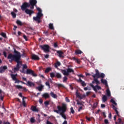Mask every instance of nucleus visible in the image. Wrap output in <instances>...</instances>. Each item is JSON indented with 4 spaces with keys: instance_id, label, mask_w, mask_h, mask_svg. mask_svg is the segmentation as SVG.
Wrapping results in <instances>:
<instances>
[{
    "instance_id": "nucleus-1",
    "label": "nucleus",
    "mask_w": 124,
    "mask_h": 124,
    "mask_svg": "<svg viewBox=\"0 0 124 124\" xmlns=\"http://www.w3.org/2000/svg\"><path fill=\"white\" fill-rule=\"evenodd\" d=\"M14 54L12 53H10L8 55L7 59L9 60V62H15L17 63L16 67L13 69L14 72H16V71H19L20 70V68L21 66L22 65V61H21V58H26L27 55L25 52H23L22 55H21V53L19 51L16 50L15 49L14 51Z\"/></svg>"
},
{
    "instance_id": "nucleus-2",
    "label": "nucleus",
    "mask_w": 124,
    "mask_h": 124,
    "mask_svg": "<svg viewBox=\"0 0 124 124\" xmlns=\"http://www.w3.org/2000/svg\"><path fill=\"white\" fill-rule=\"evenodd\" d=\"M57 109H54V112L55 113H57V114H60V115L64 119V120H66V116L65 115L63 114L65 112H66V110L67 109V108L66 107V104H62V107L60 106H57Z\"/></svg>"
},
{
    "instance_id": "nucleus-3",
    "label": "nucleus",
    "mask_w": 124,
    "mask_h": 124,
    "mask_svg": "<svg viewBox=\"0 0 124 124\" xmlns=\"http://www.w3.org/2000/svg\"><path fill=\"white\" fill-rule=\"evenodd\" d=\"M42 16H43V14H42L41 12H38L36 16L33 17V21L37 22L38 24H40V23H41V20L40 19H41V17H42Z\"/></svg>"
},
{
    "instance_id": "nucleus-4",
    "label": "nucleus",
    "mask_w": 124,
    "mask_h": 124,
    "mask_svg": "<svg viewBox=\"0 0 124 124\" xmlns=\"http://www.w3.org/2000/svg\"><path fill=\"white\" fill-rule=\"evenodd\" d=\"M95 74L92 75L93 78H96V77L97 78H104V77H105V74L102 73L100 74L98 70H95Z\"/></svg>"
},
{
    "instance_id": "nucleus-5",
    "label": "nucleus",
    "mask_w": 124,
    "mask_h": 124,
    "mask_svg": "<svg viewBox=\"0 0 124 124\" xmlns=\"http://www.w3.org/2000/svg\"><path fill=\"white\" fill-rule=\"evenodd\" d=\"M40 47L41 50H43L45 53H48L50 52V46L48 45H40Z\"/></svg>"
},
{
    "instance_id": "nucleus-6",
    "label": "nucleus",
    "mask_w": 124,
    "mask_h": 124,
    "mask_svg": "<svg viewBox=\"0 0 124 124\" xmlns=\"http://www.w3.org/2000/svg\"><path fill=\"white\" fill-rule=\"evenodd\" d=\"M26 74L31 75L33 77H36L37 75L34 73V71L31 69H27L26 70Z\"/></svg>"
},
{
    "instance_id": "nucleus-7",
    "label": "nucleus",
    "mask_w": 124,
    "mask_h": 124,
    "mask_svg": "<svg viewBox=\"0 0 124 124\" xmlns=\"http://www.w3.org/2000/svg\"><path fill=\"white\" fill-rule=\"evenodd\" d=\"M31 5L28 2H24L21 6V10L22 11H26V10L28 9V7H30Z\"/></svg>"
},
{
    "instance_id": "nucleus-8",
    "label": "nucleus",
    "mask_w": 124,
    "mask_h": 124,
    "mask_svg": "<svg viewBox=\"0 0 124 124\" xmlns=\"http://www.w3.org/2000/svg\"><path fill=\"white\" fill-rule=\"evenodd\" d=\"M90 86L93 88V91L95 92V93H97V90H101V87L98 86V85H96L94 86L93 84L90 83Z\"/></svg>"
},
{
    "instance_id": "nucleus-9",
    "label": "nucleus",
    "mask_w": 124,
    "mask_h": 124,
    "mask_svg": "<svg viewBox=\"0 0 124 124\" xmlns=\"http://www.w3.org/2000/svg\"><path fill=\"white\" fill-rule=\"evenodd\" d=\"M57 53L58 57H59L60 59H63V58H64V56L63 55H64V53H63V51L61 50H58L57 51Z\"/></svg>"
},
{
    "instance_id": "nucleus-10",
    "label": "nucleus",
    "mask_w": 124,
    "mask_h": 124,
    "mask_svg": "<svg viewBox=\"0 0 124 124\" xmlns=\"http://www.w3.org/2000/svg\"><path fill=\"white\" fill-rule=\"evenodd\" d=\"M25 13L29 15V17H31L32 14L34 13V12L31 10H30L29 9H27L25 11Z\"/></svg>"
},
{
    "instance_id": "nucleus-11",
    "label": "nucleus",
    "mask_w": 124,
    "mask_h": 124,
    "mask_svg": "<svg viewBox=\"0 0 124 124\" xmlns=\"http://www.w3.org/2000/svg\"><path fill=\"white\" fill-rule=\"evenodd\" d=\"M78 83H80V85L82 87H86L87 86V83H85V81H83L81 79V78H79V79L78 80Z\"/></svg>"
},
{
    "instance_id": "nucleus-12",
    "label": "nucleus",
    "mask_w": 124,
    "mask_h": 124,
    "mask_svg": "<svg viewBox=\"0 0 124 124\" xmlns=\"http://www.w3.org/2000/svg\"><path fill=\"white\" fill-rule=\"evenodd\" d=\"M7 69V66H3L0 67V73L2 74L5 72V70Z\"/></svg>"
},
{
    "instance_id": "nucleus-13",
    "label": "nucleus",
    "mask_w": 124,
    "mask_h": 124,
    "mask_svg": "<svg viewBox=\"0 0 124 124\" xmlns=\"http://www.w3.org/2000/svg\"><path fill=\"white\" fill-rule=\"evenodd\" d=\"M31 59L34 60V61H39V60H40V58H39V57H38V56L35 54H32Z\"/></svg>"
},
{
    "instance_id": "nucleus-14",
    "label": "nucleus",
    "mask_w": 124,
    "mask_h": 124,
    "mask_svg": "<svg viewBox=\"0 0 124 124\" xmlns=\"http://www.w3.org/2000/svg\"><path fill=\"white\" fill-rule=\"evenodd\" d=\"M70 67H71V66H68L67 69V72L68 73V75H69V73H73V74H74V70H73V69L69 68Z\"/></svg>"
},
{
    "instance_id": "nucleus-15",
    "label": "nucleus",
    "mask_w": 124,
    "mask_h": 124,
    "mask_svg": "<svg viewBox=\"0 0 124 124\" xmlns=\"http://www.w3.org/2000/svg\"><path fill=\"white\" fill-rule=\"evenodd\" d=\"M26 86H28L29 87H34L35 86V84L31 82V81H27V83L26 84Z\"/></svg>"
},
{
    "instance_id": "nucleus-16",
    "label": "nucleus",
    "mask_w": 124,
    "mask_h": 124,
    "mask_svg": "<svg viewBox=\"0 0 124 124\" xmlns=\"http://www.w3.org/2000/svg\"><path fill=\"white\" fill-rule=\"evenodd\" d=\"M37 3V1L36 0H30V5H36Z\"/></svg>"
},
{
    "instance_id": "nucleus-17",
    "label": "nucleus",
    "mask_w": 124,
    "mask_h": 124,
    "mask_svg": "<svg viewBox=\"0 0 124 124\" xmlns=\"http://www.w3.org/2000/svg\"><path fill=\"white\" fill-rule=\"evenodd\" d=\"M42 97L45 98V99H47V98H50V95L48 93H46L43 94Z\"/></svg>"
},
{
    "instance_id": "nucleus-18",
    "label": "nucleus",
    "mask_w": 124,
    "mask_h": 124,
    "mask_svg": "<svg viewBox=\"0 0 124 124\" xmlns=\"http://www.w3.org/2000/svg\"><path fill=\"white\" fill-rule=\"evenodd\" d=\"M31 110L33 111V112H38L39 110L36 108V106H32L31 107Z\"/></svg>"
},
{
    "instance_id": "nucleus-19",
    "label": "nucleus",
    "mask_w": 124,
    "mask_h": 124,
    "mask_svg": "<svg viewBox=\"0 0 124 124\" xmlns=\"http://www.w3.org/2000/svg\"><path fill=\"white\" fill-rule=\"evenodd\" d=\"M43 88H44V86H43L42 84H41L40 86H39L38 87H36V89L37 90H38L39 92H42Z\"/></svg>"
},
{
    "instance_id": "nucleus-20",
    "label": "nucleus",
    "mask_w": 124,
    "mask_h": 124,
    "mask_svg": "<svg viewBox=\"0 0 124 124\" xmlns=\"http://www.w3.org/2000/svg\"><path fill=\"white\" fill-rule=\"evenodd\" d=\"M112 108H113V110H114L115 111L117 116H118V117H119L120 114H119V111H118V108H117V107H116L114 105L112 106Z\"/></svg>"
},
{
    "instance_id": "nucleus-21",
    "label": "nucleus",
    "mask_w": 124,
    "mask_h": 124,
    "mask_svg": "<svg viewBox=\"0 0 124 124\" xmlns=\"http://www.w3.org/2000/svg\"><path fill=\"white\" fill-rule=\"evenodd\" d=\"M50 95L51 97H53V98H58V95H57L56 94H54V92H50Z\"/></svg>"
},
{
    "instance_id": "nucleus-22",
    "label": "nucleus",
    "mask_w": 124,
    "mask_h": 124,
    "mask_svg": "<svg viewBox=\"0 0 124 124\" xmlns=\"http://www.w3.org/2000/svg\"><path fill=\"white\" fill-rule=\"evenodd\" d=\"M50 71H52V68L48 67L46 68L45 71V73H49Z\"/></svg>"
},
{
    "instance_id": "nucleus-23",
    "label": "nucleus",
    "mask_w": 124,
    "mask_h": 124,
    "mask_svg": "<svg viewBox=\"0 0 124 124\" xmlns=\"http://www.w3.org/2000/svg\"><path fill=\"white\" fill-rule=\"evenodd\" d=\"M83 52L81 51L80 49H76L75 51V54L76 55H81Z\"/></svg>"
},
{
    "instance_id": "nucleus-24",
    "label": "nucleus",
    "mask_w": 124,
    "mask_h": 124,
    "mask_svg": "<svg viewBox=\"0 0 124 124\" xmlns=\"http://www.w3.org/2000/svg\"><path fill=\"white\" fill-rule=\"evenodd\" d=\"M62 73L65 76H69L68 74L67 73V71H66L65 70H62Z\"/></svg>"
},
{
    "instance_id": "nucleus-25",
    "label": "nucleus",
    "mask_w": 124,
    "mask_h": 124,
    "mask_svg": "<svg viewBox=\"0 0 124 124\" xmlns=\"http://www.w3.org/2000/svg\"><path fill=\"white\" fill-rule=\"evenodd\" d=\"M101 83H102V84H104L105 86H108V84L107 83V80L105 79H103V78H102L101 79Z\"/></svg>"
},
{
    "instance_id": "nucleus-26",
    "label": "nucleus",
    "mask_w": 124,
    "mask_h": 124,
    "mask_svg": "<svg viewBox=\"0 0 124 124\" xmlns=\"http://www.w3.org/2000/svg\"><path fill=\"white\" fill-rule=\"evenodd\" d=\"M55 77H57L58 79H61L62 75L60 73H56L55 74Z\"/></svg>"
},
{
    "instance_id": "nucleus-27",
    "label": "nucleus",
    "mask_w": 124,
    "mask_h": 124,
    "mask_svg": "<svg viewBox=\"0 0 124 124\" xmlns=\"http://www.w3.org/2000/svg\"><path fill=\"white\" fill-rule=\"evenodd\" d=\"M102 101L103 102H106V101H107V96H106V95H104L103 96Z\"/></svg>"
},
{
    "instance_id": "nucleus-28",
    "label": "nucleus",
    "mask_w": 124,
    "mask_h": 124,
    "mask_svg": "<svg viewBox=\"0 0 124 124\" xmlns=\"http://www.w3.org/2000/svg\"><path fill=\"white\" fill-rule=\"evenodd\" d=\"M61 66V62H57L54 65V67L55 68H58V66Z\"/></svg>"
},
{
    "instance_id": "nucleus-29",
    "label": "nucleus",
    "mask_w": 124,
    "mask_h": 124,
    "mask_svg": "<svg viewBox=\"0 0 124 124\" xmlns=\"http://www.w3.org/2000/svg\"><path fill=\"white\" fill-rule=\"evenodd\" d=\"M94 78V82H95L96 84V86H98L97 85L100 84V83L99 82V81H98V78Z\"/></svg>"
},
{
    "instance_id": "nucleus-30",
    "label": "nucleus",
    "mask_w": 124,
    "mask_h": 124,
    "mask_svg": "<svg viewBox=\"0 0 124 124\" xmlns=\"http://www.w3.org/2000/svg\"><path fill=\"white\" fill-rule=\"evenodd\" d=\"M107 95L108 96H111V92H110V90L109 89H108L106 91Z\"/></svg>"
},
{
    "instance_id": "nucleus-31",
    "label": "nucleus",
    "mask_w": 124,
    "mask_h": 124,
    "mask_svg": "<svg viewBox=\"0 0 124 124\" xmlns=\"http://www.w3.org/2000/svg\"><path fill=\"white\" fill-rule=\"evenodd\" d=\"M11 77L14 81H15V80L17 79V78L15 77V75H14V74H11Z\"/></svg>"
},
{
    "instance_id": "nucleus-32",
    "label": "nucleus",
    "mask_w": 124,
    "mask_h": 124,
    "mask_svg": "<svg viewBox=\"0 0 124 124\" xmlns=\"http://www.w3.org/2000/svg\"><path fill=\"white\" fill-rule=\"evenodd\" d=\"M45 107H48V105L50 104V101H46L44 102Z\"/></svg>"
},
{
    "instance_id": "nucleus-33",
    "label": "nucleus",
    "mask_w": 124,
    "mask_h": 124,
    "mask_svg": "<svg viewBox=\"0 0 124 124\" xmlns=\"http://www.w3.org/2000/svg\"><path fill=\"white\" fill-rule=\"evenodd\" d=\"M17 25H18V26H23V23L21 22V21L19 20H17L16 22Z\"/></svg>"
},
{
    "instance_id": "nucleus-34",
    "label": "nucleus",
    "mask_w": 124,
    "mask_h": 124,
    "mask_svg": "<svg viewBox=\"0 0 124 124\" xmlns=\"http://www.w3.org/2000/svg\"><path fill=\"white\" fill-rule=\"evenodd\" d=\"M50 77H51V78H53L56 77V74H55V73H54V72L50 73Z\"/></svg>"
},
{
    "instance_id": "nucleus-35",
    "label": "nucleus",
    "mask_w": 124,
    "mask_h": 124,
    "mask_svg": "<svg viewBox=\"0 0 124 124\" xmlns=\"http://www.w3.org/2000/svg\"><path fill=\"white\" fill-rule=\"evenodd\" d=\"M49 28L50 30H55L54 28V25H53V23H50L49 24Z\"/></svg>"
},
{
    "instance_id": "nucleus-36",
    "label": "nucleus",
    "mask_w": 124,
    "mask_h": 124,
    "mask_svg": "<svg viewBox=\"0 0 124 124\" xmlns=\"http://www.w3.org/2000/svg\"><path fill=\"white\" fill-rule=\"evenodd\" d=\"M73 60H74V61H75L76 62H77V63H78V64L80 63V60H79L75 57L73 58Z\"/></svg>"
},
{
    "instance_id": "nucleus-37",
    "label": "nucleus",
    "mask_w": 124,
    "mask_h": 124,
    "mask_svg": "<svg viewBox=\"0 0 124 124\" xmlns=\"http://www.w3.org/2000/svg\"><path fill=\"white\" fill-rule=\"evenodd\" d=\"M25 98H26V97H23V101H22V104H23V106H24V107H26V101H25Z\"/></svg>"
},
{
    "instance_id": "nucleus-38",
    "label": "nucleus",
    "mask_w": 124,
    "mask_h": 124,
    "mask_svg": "<svg viewBox=\"0 0 124 124\" xmlns=\"http://www.w3.org/2000/svg\"><path fill=\"white\" fill-rule=\"evenodd\" d=\"M11 14L13 18H16V15L15 13H14V12H12Z\"/></svg>"
},
{
    "instance_id": "nucleus-39",
    "label": "nucleus",
    "mask_w": 124,
    "mask_h": 124,
    "mask_svg": "<svg viewBox=\"0 0 124 124\" xmlns=\"http://www.w3.org/2000/svg\"><path fill=\"white\" fill-rule=\"evenodd\" d=\"M1 93H2V91L0 90V99L1 100H3V96L2 95V94H1Z\"/></svg>"
},
{
    "instance_id": "nucleus-40",
    "label": "nucleus",
    "mask_w": 124,
    "mask_h": 124,
    "mask_svg": "<svg viewBox=\"0 0 124 124\" xmlns=\"http://www.w3.org/2000/svg\"><path fill=\"white\" fill-rule=\"evenodd\" d=\"M45 85H46V86L48 87V89H50V82L49 81L46 82Z\"/></svg>"
},
{
    "instance_id": "nucleus-41",
    "label": "nucleus",
    "mask_w": 124,
    "mask_h": 124,
    "mask_svg": "<svg viewBox=\"0 0 124 124\" xmlns=\"http://www.w3.org/2000/svg\"><path fill=\"white\" fill-rule=\"evenodd\" d=\"M110 102H111V103H112L113 104H114V105L117 106V103H116V101H115L114 100V99H111L110 100Z\"/></svg>"
},
{
    "instance_id": "nucleus-42",
    "label": "nucleus",
    "mask_w": 124,
    "mask_h": 124,
    "mask_svg": "<svg viewBox=\"0 0 124 124\" xmlns=\"http://www.w3.org/2000/svg\"><path fill=\"white\" fill-rule=\"evenodd\" d=\"M30 122L31 124H33L34 123H35V119L33 118H31L30 119Z\"/></svg>"
},
{
    "instance_id": "nucleus-43",
    "label": "nucleus",
    "mask_w": 124,
    "mask_h": 124,
    "mask_svg": "<svg viewBox=\"0 0 124 124\" xmlns=\"http://www.w3.org/2000/svg\"><path fill=\"white\" fill-rule=\"evenodd\" d=\"M1 35L3 37H4V38H6V34L4 32L1 33Z\"/></svg>"
},
{
    "instance_id": "nucleus-44",
    "label": "nucleus",
    "mask_w": 124,
    "mask_h": 124,
    "mask_svg": "<svg viewBox=\"0 0 124 124\" xmlns=\"http://www.w3.org/2000/svg\"><path fill=\"white\" fill-rule=\"evenodd\" d=\"M20 72H21V73H24V74H27V71H26V70H25V69L24 68H22V70H21Z\"/></svg>"
},
{
    "instance_id": "nucleus-45",
    "label": "nucleus",
    "mask_w": 124,
    "mask_h": 124,
    "mask_svg": "<svg viewBox=\"0 0 124 124\" xmlns=\"http://www.w3.org/2000/svg\"><path fill=\"white\" fill-rule=\"evenodd\" d=\"M76 96H77V97H79V98H80V97H81V94H80V93H78V91L76 92Z\"/></svg>"
},
{
    "instance_id": "nucleus-46",
    "label": "nucleus",
    "mask_w": 124,
    "mask_h": 124,
    "mask_svg": "<svg viewBox=\"0 0 124 124\" xmlns=\"http://www.w3.org/2000/svg\"><path fill=\"white\" fill-rule=\"evenodd\" d=\"M70 111H71V113L72 114H74V113H75V111L74 110V109H73V107H71L70 108Z\"/></svg>"
},
{
    "instance_id": "nucleus-47",
    "label": "nucleus",
    "mask_w": 124,
    "mask_h": 124,
    "mask_svg": "<svg viewBox=\"0 0 124 124\" xmlns=\"http://www.w3.org/2000/svg\"><path fill=\"white\" fill-rule=\"evenodd\" d=\"M15 81V84H16V83L19 84V83H21V81L19 80V79H18L17 78Z\"/></svg>"
},
{
    "instance_id": "nucleus-48",
    "label": "nucleus",
    "mask_w": 124,
    "mask_h": 124,
    "mask_svg": "<svg viewBox=\"0 0 124 124\" xmlns=\"http://www.w3.org/2000/svg\"><path fill=\"white\" fill-rule=\"evenodd\" d=\"M16 88L17 89H23V86L21 85H16Z\"/></svg>"
},
{
    "instance_id": "nucleus-49",
    "label": "nucleus",
    "mask_w": 124,
    "mask_h": 124,
    "mask_svg": "<svg viewBox=\"0 0 124 124\" xmlns=\"http://www.w3.org/2000/svg\"><path fill=\"white\" fill-rule=\"evenodd\" d=\"M67 81V77H64L63 78V82H66Z\"/></svg>"
},
{
    "instance_id": "nucleus-50",
    "label": "nucleus",
    "mask_w": 124,
    "mask_h": 124,
    "mask_svg": "<svg viewBox=\"0 0 124 124\" xmlns=\"http://www.w3.org/2000/svg\"><path fill=\"white\" fill-rule=\"evenodd\" d=\"M23 68L24 69H27V68H28V66L26 64H24V65H23V68Z\"/></svg>"
},
{
    "instance_id": "nucleus-51",
    "label": "nucleus",
    "mask_w": 124,
    "mask_h": 124,
    "mask_svg": "<svg viewBox=\"0 0 124 124\" xmlns=\"http://www.w3.org/2000/svg\"><path fill=\"white\" fill-rule=\"evenodd\" d=\"M65 101H66V102L69 103V102H70V100H69V99H68V97H65Z\"/></svg>"
},
{
    "instance_id": "nucleus-52",
    "label": "nucleus",
    "mask_w": 124,
    "mask_h": 124,
    "mask_svg": "<svg viewBox=\"0 0 124 124\" xmlns=\"http://www.w3.org/2000/svg\"><path fill=\"white\" fill-rule=\"evenodd\" d=\"M44 34H45L46 36H48L49 35V32L48 31H44Z\"/></svg>"
},
{
    "instance_id": "nucleus-53",
    "label": "nucleus",
    "mask_w": 124,
    "mask_h": 124,
    "mask_svg": "<svg viewBox=\"0 0 124 124\" xmlns=\"http://www.w3.org/2000/svg\"><path fill=\"white\" fill-rule=\"evenodd\" d=\"M39 102L40 103V104H42L43 103V100L42 99L40 98L39 99Z\"/></svg>"
},
{
    "instance_id": "nucleus-54",
    "label": "nucleus",
    "mask_w": 124,
    "mask_h": 124,
    "mask_svg": "<svg viewBox=\"0 0 124 124\" xmlns=\"http://www.w3.org/2000/svg\"><path fill=\"white\" fill-rule=\"evenodd\" d=\"M104 123L106 124H109V121L107 119H105L104 120Z\"/></svg>"
},
{
    "instance_id": "nucleus-55",
    "label": "nucleus",
    "mask_w": 124,
    "mask_h": 124,
    "mask_svg": "<svg viewBox=\"0 0 124 124\" xmlns=\"http://www.w3.org/2000/svg\"><path fill=\"white\" fill-rule=\"evenodd\" d=\"M23 38H24V39H25L26 41H28V38H27V36H26V35H23Z\"/></svg>"
},
{
    "instance_id": "nucleus-56",
    "label": "nucleus",
    "mask_w": 124,
    "mask_h": 124,
    "mask_svg": "<svg viewBox=\"0 0 124 124\" xmlns=\"http://www.w3.org/2000/svg\"><path fill=\"white\" fill-rule=\"evenodd\" d=\"M22 89H23V91H24V92H27L28 91V90L27 89V88H26V87H22Z\"/></svg>"
},
{
    "instance_id": "nucleus-57",
    "label": "nucleus",
    "mask_w": 124,
    "mask_h": 124,
    "mask_svg": "<svg viewBox=\"0 0 124 124\" xmlns=\"http://www.w3.org/2000/svg\"><path fill=\"white\" fill-rule=\"evenodd\" d=\"M78 77H81V78H84V76L82 74L78 75Z\"/></svg>"
},
{
    "instance_id": "nucleus-58",
    "label": "nucleus",
    "mask_w": 124,
    "mask_h": 124,
    "mask_svg": "<svg viewBox=\"0 0 124 124\" xmlns=\"http://www.w3.org/2000/svg\"><path fill=\"white\" fill-rule=\"evenodd\" d=\"M46 124H53V123H51V122L47 120L46 122Z\"/></svg>"
},
{
    "instance_id": "nucleus-59",
    "label": "nucleus",
    "mask_w": 124,
    "mask_h": 124,
    "mask_svg": "<svg viewBox=\"0 0 124 124\" xmlns=\"http://www.w3.org/2000/svg\"><path fill=\"white\" fill-rule=\"evenodd\" d=\"M37 10L39 12H41V13L42 12L41 9H40V8L39 7L37 8Z\"/></svg>"
},
{
    "instance_id": "nucleus-60",
    "label": "nucleus",
    "mask_w": 124,
    "mask_h": 124,
    "mask_svg": "<svg viewBox=\"0 0 124 124\" xmlns=\"http://www.w3.org/2000/svg\"><path fill=\"white\" fill-rule=\"evenodd\" d=\"M54 47H55V48H57V47H58V44L57 43H54Z\"/></svg>"
},
{
    "instance_id": "nucleus-61",
    "label": "nucleus",
    "mask_w": 124,
    "mask_h": 124,
    "mask_svg": "<svg viewBox=\"0 0 124 124\" xmlns=\"http://www.w3.org/2000/svg\"><path fill=\"white\" fill-rule=\"evenodd\" d=\"M105 105H104V104H102L101 105V108H105Z\"/></svg>"
},
{
    "instance_id": "nucleus-62",
    "label": "nucleus",
    "mask_w": 124,
    "mask_h": 124,
    "mask_svg": "<svg viewBox=\"0 0 124 124\" xmlns=\"http://www.w3.org/2000/svg\"><path fill=\"white\" fill-rule=\"evenodd\" d=\"M3 55H4V57H5V58H6V57H7V54H6V52L4 51V52H3Z\"/></svg>"
},
{
    "instance_id": "nucleus-63",
    "label": "nucleus",
    "mask_w": 124,
    "mask_h": 124,
    "mask_svg": "<svg viewBox=\"0 0 124 124\" xmlns=\"http://www.w3.org/2000/svg\"><path fill=\"white\" fill-rule=\"evenodd\" d=\"M58 86L60 88H61L62 87H63V85L62 84H58Z\"/></svg>"
},
{
    "instance_id": "nucleus-64",
    "label": "nucleus",
    "mask_w": 124,
    "mask_h": 124,
    "mask_svg": "<svg viewBox=\"0 0 124 124\" xmlns=\"http://www.w3.org/2000/svg\"><path fill=\"white\" fill-rule=\"evenodd\" d=\"M93 108H96V104H94L93 105Z\"/></svg>"
}]
</instances>
